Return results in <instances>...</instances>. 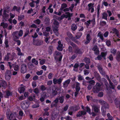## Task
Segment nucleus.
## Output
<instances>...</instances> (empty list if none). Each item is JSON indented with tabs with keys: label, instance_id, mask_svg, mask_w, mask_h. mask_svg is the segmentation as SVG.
Listing matches in <instances>:
<instances>
[{
	"label": "nucleus",
	"instance_id": "obj_1",
	"mask_svg": "<svg viewBox=\"0 0 120 120\" xmlns=\"http://www.w3.org/2000/svg\"><path fill=\"white\" fill-rule=\"evenodd\" d=\"M30 104V101L28 100H24L21 102V107L23 109L26 110L28 108Z\"/></svg>",
	"mask_w": 120,
	"mask_h": 120
},
{
	"label": "nucleus",
	"instance_id": "obj_2",
	"mask_svg": "<svg viewBox=\"0 0 120 120\" xmlns=\"http://www.w3.org/2000/svg\"><path fill=\"white\" fill-rule=\"evenodd\" d=\"M60 90L58 87H52L50 90V94L53 97H54L58 94H60Z\"/></svg>",
	"mask_w": 120,
	"mask_h": 120
},
{
	"label": "nucleus",
	"instance_id": "obj_3",
	"mask_svg": "<svg viewBox=\"0 0 120 120\" xmlns=\"http://www.w3.org/2000/svg\"><path fill=\"white\" fill-rule=\"evenodd\" d=\"M101 85L99 82H97L93 87V91L94 93H97L101 90Z\"/></svg>",
	"mask_w": 120,
	"mask_h": 120
},
{
	"label": "nucleus",
	"instance_id": "obj_4",
	"mask_svg": "<svg viewBox=\"0 0 120 120\" xmlns=\"http://www.w3.org/2000/svg\"><path fill=\"white\" fill-rule=\"evenodd\" d=\"M65 14H63L61 16V19H62L65 18L66 19L68 18V20H71V17L72 16L73 13H70L69 12H65Z\"/></svg>",
	"mask_w": 120,
	"mask_h": 120
},
{
	"label": "nucleus",
	"instance_id": "obj_5",
	"mask_svg": "<svg viewBox=\"0 0 120 120\" xmlns=\"http://www.w3.org/2000/svg\"><path fill=\"white\" fill-rule=\"evenodd\" d=\"M64 100V97L63 96H58L54 101L55 103H58L59 101V102L61 104H63Z\"/></svg>",
	"mask_w": 120,
	"mask_h": 120
},
{
	"label": "nucleus",
	"instance_id": "obj_6",
	"mask_svg": "<svg viewBox=\"0 0 120 120\" xmlns=\"http://www.w3.org/2000/svg\"><path fill=\"white\" fill-rule=\"evenodd\" d=\"M99 102L102 105L101 108H102V109L106 110V109H108L109 108V105L105 101L103 100H100Z\"/></svg>",
	"mask_w": 120,
	"mask_h": 120
},
{
	"label": "nucleus",
	"instance_id": "obj_7",
	"mask_svg": "<svg viewBox=\"0 0 120 120\" xmlns=\"http://www.w3.org/2000/svg\"><path fill=\"white\" fill-rule=\"evenodd\" d=\"M14 59V56L9 53H7L4 59V61H12Z\"/></svg>",
	"mask_w": 120,
	"mask_h": 120
},
{
	"label": "nucleus",
	"instance_id": "obj_8",
	"mask_svg": "<svg viewBox=\"0 0 120 120\" xmlns=\"http://www.w3.org/2000/svg\"><path fill=\"white\" fill-rule=\"evenodd\" d=\"M43 42V41L41 40L38 39L33 41V44L34 45L39 46L42 45Z\"/></svg>",
	"mask_w": 120,
	"mask_h": 120
},
{
	"label": "nucleus",
	"instance_id": "obj_9",
	"mask_svg": "<svg viewBox=\"0 0 120 120\" xmlns=\"http://www.w3.org/2000/svg\"><path fill=\"white\" fill-rule=\"evenodd\" d=\"M21 72L24 74L26 72L27 70V66L25 64H22L21 66Z\"/></svg>",
	"mask_w": 120,
	"mask_h": 120
},
{
	"label": "nucleus",
	"instance_id": "obj_10",
	"mask_svg": "<svg viewBox=\"0 0 120 120\" xmlns=\"http://www.w3.org/2000/svg\"><path fill=\"white\" fill-rule=\"evenodd\" d=\"M74 52L76 55L78 54H82L83 53L82 49L78 47L75 48Z\"/></svg>",
	"mask_w": 120,
	"mask_h": 120
},
{
	"label": "nucleus",
	"instance_id": "obj_11",
	"mask_svg": "<svg viewBox=\"0 0 120 120\" xmlns=\"http://www.w3.org/2000/svg\"><path fill=\"white\" fill-rule=\"evenodd\" d=\"M71 81V80L70 79H68L67 80H66L63 83V87L64 88L67 87L68 86Z\"/></svg>",
	"mask_w": 120,
	"mask_h": 120
},
{
	"label": "nucleus",
	"instance_id": "obj_12",
	"mask_svg": "<svg viewBox=\"0 0 120 120\" xmlns=\"http://www.w3.org/2000/svg\"><path fill=\"white\" fill-rule=\"evenodd\" d=\"M94 75L95 78L98 81H100L101 80V77L99 73L96 71L94 72Z\"/></svg>",
	"mask_w": 120,
	"mask_h": 120
},
{
	"label": "nucleus",
	"instance_id": "obj_13",
	"mask_svg": "<svg viewBox=\"0 0 120 120\" xmlns=\"http://www.w3.org/2000/svg\"><path fill=\"white\" fill-rule=\"evenodd\" d=\"M86 114V112L85 111H79L76 115L77 117H80L82 115H85Z\"/></svg>",
	"mask_w": 120,
	"mask_h": 120
},
{
	"label": "nucleus",
	"instance_id": "obj_14",
	"mask_svg": "<svg viewBox=\"0 0 120 120\" xmlns=\"http://www.w3.org/2000/svg\"><path fill=\"white\" fill-rule=\"evenodd\" d=\"M58 45L57 48V49L59 51H62L63 49V44L61 43V42L60 41H58Z\"/></svg>",
	"mask_w": 120,
	"mask_h": 120
},
{
	"label": "nucleus",
	"instance_id": "obj_15",
	"mask_svg": "<svg viewBox=\"0 0 120 120\" xmlns=\"http://www.w3.org/2000/svg\"><path fill=\"white\" fill-rule=\"evenodd\" d=\"M92 50L94 51V53L95 54L98 55L99 53V51L97 45H95L93 47L92 49Z\"/></svg>",
	"mask_w": 120,
	"mask_h": 120
},
{
	"label": "nucleus",
	"instance_id": "obj_16",
	"mask_svg": "<svg viewBox=\"0 0 120 120\" xmlns=\"http://www.w3.org/2000/svg\"><path fill=\"white\" fill-rule=\"evenodd\" d=\"M6 95L5 98H9V96H11L12 94V92H11L10 90H6L5 92Z\"/></svg>",
	"mask_w": 120,
	"mask_h": 120
},
{
	"label": "nucleus",
	"instance_id": "obj_17",
	"mask_svg": "<svg viewBox=\"0 0 120 120\" xmlns=\"http://www.w3.org/2000/svg\"><path fill=\"white\" fill-rule=\"evenodd\" d=\"M14 114L12 113H7V117L9 120H12L14 117Z\"/></svg>",
	"mask_w": 120,
	"mask_h": 120
},
{
	"label": "nucleus",
	"instance_id": "obj_18",
	"mask_svg": "<svg viewBox=\"0 0 120 120\" xmlns=\"http://www.w3.org/2000/svg\"><path fill=\"white\" fill-rule=\"evenodd\" d=\"M79 108L78 105H75L71 106L70 109L72 111H76L79 109Z\"/></svg>",
	"mask_w": 120,
	"mask_h": 120
},
{
	"label": "nucleus",
	"instance_id": "obj_19",
	"mask_svg": "<svg viewBox=\"0 0 120 120\" xmlns=\"http://www.w3.org/2000/svg\"><path fill=\"white\" fill-rule=\"evenodd\" d=\"M67 35L68 36L67 37H68L70 38L73 41H75V38L74 37L72 34L70 32H67Z\"/></svg>",
	"mask_w": 120,
	"mask_h": 120
},
{
	"label": "nucleus",
	"instance_id": "obj_20",
	"mask_svg": "<svg viewBox=\"0 0 120 120\" xmlns=\"http://www.w3.org/2000/svg\"><path fill=\"white\" fill-rule=\"evenodd\" d=\"M18 33V31H16L13 32L12 35L13 36V40L14 39V38H15V39H19V36H17Z\"/></svg>",
	"mask_w": 120,
	"mask_h": 120
},
{
	"label": "nucleus",
	"instance_id": "obj_21",
	"mask_svg": "<svg viewBox=\"0 0 120 120\" xmlns=\"http://www.w3.org/2000/svg\"><path fill=\"white\" fill-rule=\"evenodd\" d=\"M6 10H4L2 15L3 18L5 19H8L9 17V15L6 13Z\"/></svg>",
	"mask_w": 120,
	"mask_h": 120
},
{
	"label": "nucleus",
	"instance_id": "obj_22",
	"mask_svg": "<svg viewBox=\"0 0 120 120\" xmlns=\"http://www.w3.org/2000/svg\"><path fill=\"white\" fill-rule=\"evenodd\" d=\"M9 71L7 70L5 74V78L7 80H9L11 78V76L10 75L8 74Z\"/></svg>",
	"mask_w": 120,
	"mask_h": 120
},
{
	"label": "nucleus",
	"instance_id": "obj_23",
	"mask_svg": "<svg viewBox=\"0 0 120 120\" xmlns=\"http://www.w3.org/2000/svg\"><path fill=\"white\" fill-rule=\"evenodd\" d=\"M7 85L6 82L4 81H2V82L0 84V87H2L4 89H5Z\"/></svg>",
	"mask_w": 120,
	"mask_h": 120
},
{
	"label": "nucleus",
	"instance_id": "obj_24",
	"mask_svg": "<svg viewBox=\"0 0 120 120\" xmlns=\"http://www.w3.org/2000/svg\"><path fill=\"white\" fill-rule=\"evenodd\" d=\"M102 19H104L107 21L108 15L107 13L105 12H104L102 13Z\"/></svg>",
	"mask_w": 120,
	"mask_h": 120
},
{
	"label": "nucleus",
	"instance_id": "obj_25",
	"mask_svg": "<svg viewBox=\"0 0 120 120\" xmlns=\"http://www.w3.org/2000/svg\"><path fill=\"white\" fill-rule=\"evenodd\" d=\"M97 37H99L102 41H103L104 40L103 34L101 31H99L98 33Z\"/></svg>",
	"mask_w": 120,
	"mask_h": 120
},
{
	"label": "nucleus",
	"instance_id": "obj_26",
	"mask_svg": "<svg viewBox=\"0 0 120 120\" xmlns=\"http://www.w3.org/2000/svg\"><path fill=\"white\" fill-rule=\"evenodd\" d=\"M83 60L84 61L86 64H90V59L89 58L85 57L83 59Z\"/></svg>",
	"mask_w": 120,
	"mask_h": 120
},
{
	"label": "nucleus",
	"instance_id": "obj_27",
	"mask_svg": "<svg viewBox=\"0 0 120 120\" xmlns=\"http://www.w3.org/2000/svg\"><path fill=\"white\" fill-rule=\"evenodd\" d=\"M25 88L24 87H20L19 89H18V90L20 94L23 93L25 90Z\"/></svg>",
	"mask_w": 120,
	"mask_h": 120
},
{
	"label": "nucleus",
	"instance_id": "obj_28",
	"mask_svg": "<svg viewBox=\"0 0 120 120\" xmlns=\"http://www.w3.org/2000/svg\"><path fill=\"white\" fill-rule=\"evenodd\" d=\"M67 7V5L66 4L63 3L61 4V7L60 10L61 11H62L64 8H66Z\"/></svg>",
	"mask_w": 120,
	"mask_h": 120
},
{
	"label": "nucleus",
	"instance_id": "obj_29",
	"mask_svg": "<svg viewBox=\"0 0 120 120\" xmlns=\"http://www.w3.org/2000/svg\"><path fill=\"white\" fill-rule=\"evenodd\" d=\"M20 10V8L18 7V8L16 6H14L13 7V8L12 10V11H15V10H16L18 12H19Z\"/></svg>",
	"mask_w": 120,
	"mask_h": 120
},
{
	"label": "nucleus",
	"instance_id": "obj_30",
	"mask_svg": "<svg viewBox=\"0 0 120 120\" xmlns=\"http://www.w3.org/2000/svg\"><path fill=\"white\" fill-rule=\"evenodd\" d=\"M79 83L77 82L76 83V85L75 87V90L76 91L79 92L80 89V88L79 86Z\"/></svg>",
	"mask_w": 120,
	"mask_h": 120
},
{
	"label": "nucleus",
	"instance_id": "obj_31",
	"mask_svg": "<svg viewBox=\"0 0 120 120\" xmlns=\"http://www.w3.org/2000/svg\"><path fill=\"white\" fill-rule=\"evenodd\" d=\"M77 26L74 23L72 24L71 27V29L74 31H75L77 28Z\"/></svg>",
	"mask_w": 120,
	"mask_h": 120
},
{
	"label": "nucleus",
	"instance_id": "obj_32",
	"mask_svg": "<svg viewBox=\"0 0 120 120\" xmlns=\"http://www.w3.org/2000/svg\"><path fill=\"white\" fill-rule=\"evenodd\" d=\"M0 26H2L4 29H5L7 28L8 24L7 23H5L4 22H2L1 23Z\"/></svg>",
	"mask_w": 120,
	"mask_h": 120
},
{
	"label": "nucleus",
	"instance_id": "obj_33",
	"mask_svg": "<svg viewBox=\"0 0 120 120\" xmlns=\"http://www.w3.org/2000/svg\"><path fill=\"white\" fill-rule=\"evenodd\" d=\"M116 59L118 62H120V51H118L116 56Z\"/></svg>",
	"mask_w": 120,
	"mask_h": 120
},
{
	"label": "nucleus",
	"instance_id": "obj_34",
	"mask_svg": "<svg viewBox=\"0 0 120 120\" xmlns=\"http://www.w3.org/2000/svg\"><path fill=\"white\" fill-rule=\"evenodd\" d=\"M113 31L112 33H115V34L117 35V36H118L119 35V32L118 30L115 28H113L112 30Z\"/></svg>",
	"mask_w": 120,
	"mask_h": 120
},
{
	"label": "nucleus",
	"instance_id": "obj_35",
	"mask_svg": "<svg viewBox=\"0 0 120 120\" xmlns=\"http://www.w3.org/2000/svg\"><path fill=\"white\" fill-rule=\"evenodd\" d=\"M100 6L98 4L97 6V16L98 18L99 16V10H100Z\"/></svg>",
	"mask_w": 120,
	"mask_h": 120
},
{
	"label": "nucleus",
	"instance_id": "obj_36",
	"mask_svg": "<svg viewBox=\"0 0 120 120\" xmlns=\"http://www.w3.org/2000/svg\"><path fill=\"white\" fill-rule=\"evenodd\" d=\"M32 63H34V64L36 65H37L38 64V60H36L35 58H33L32 59Z\"/></svg>",
	"mask_w": 120,
	"mask_h": 120
},
{
	"label": "nucleus",
	"instance_id": "obj_37",
	"mask_svg": "<svg viewBox=\"0 0 120 120\" xmlns=\"http://www.w3.org/2000/svg\"><path fill=\"white\" fill-rule=\"evenodd\" d=\"M93 109L95 112L97 113L98 112L99 110V108L96 106H94L93 107Z\"/></svg>",
	"mask_w": 120,
	"mask_h": 120
},
{
	"label": "nucleus",
	"instance_id": "obj_38",
	"mask_svg": "<svg viewBox=\"0 0 120 120\" xmlns=\"http://www.w3.org/2000/svg\"><path fill=\"white\" fill-rule=\"evenodd\" d=\"M117 51V50L116 49H111L110 52L111 53H112L114 55H115L116 54Z\"/></svg>",
	"mask_w": 120,
	"mask_h": 120
},
{
	"label": "nucleus",
	"instance_id": "obj_39",
	"mask_svg": "<svg viewBox=\"0 0 120 120\" xmlns=\"http://www.w3.org/2000/svg\"><path fill=\"white\" fill-rule=\"evenodd\" d=\"M109 83L110 84L109 87L110 88L113 89H114L115 87V86L113 84V83L111 81L109 82Z\"/></svg>",
	"mask_w": 120,
	"mask_h": 120
},
{
	"label": "nucleus",
	"instance_id": "obj_40",
	"mask_svg": "<svg viewBox=\"0 0 120 120\" xmlns=\"http://www.w3.org/2000/svg\"><path fill=\"white\" fill-rule=\"evenodd\" d=\"M41 20L38 19L33 21L34 23L37 25H39L41 23Z\"/></svg>",
	"mask_w": 120,
	"mask_h": 120
},
{
	"label": "nucleus",
	"instance_id": "obj_41",
	"mask_svg": "<svg viewBox=\"0 0 120 120\" xmlns=\"http://www.w3.org/2000/svg\"><path fill=\"white\" fill-rule=\"evenodd\" d=\"M69 106L68 105H66L64 108L62 109V111L63 112L66 111L68 108Z\"/></svg>",
	"mask_w": 120,
	"mask_h": 120
},
{
	"label": "nucleus",
	"instance_id": "obj_42",
	"mask_svg": "<svg viewBox=\"0 0 120 120\" xmlns=\"http://www.w3.org/2000/svg\"><path fill=\"white\" fill-rule=\"evenodd\" d=\"M63 79L61 77H60L59 79H57V82L59 85L60 84L63 80Z\"/></svg>",
	"mask_w": 120,
	"mask_h": 120
},
{
	"label": "nucleus",
	"instance_id": "obj_43",
	"mask_svg": "<svg viewBox=\"0 0 120 120\" xmlns=\"http://www.w3.org/2000/svg\"><path fill=\"white\" fill-rule=\"evenodd\" d=\"M40 88L42 91H44L46 90V88L43 85H42L40 86Z\"/></svg>",
	"mask_w": 120,
	"mask_h": 120
},
{
	"label": "nucleus",
	"instance_id": "obj_44",
	"mask_svg": "<svg viewBox=\"0 0 120 120\" xmlns=\"http://www.w3.org/2000/svg\"><path fill=\"white\" fill-rule=\"evenodd\" d=\"M107 54V53L106 52H102L101 53V55H100L102 57H103L104 58V59H105V56Z\"/></svg>",
	"mask_w": 120,
	"mask_h": 120
},
{
	"label": "nucleus",
	"instance_id": "obj_45",
	"mask_svg": "<svg viewBox=\"0 0 120 120\" xmlns=\"http://www.w3.org/2000/svg\"><path fill=\"white\" fill-rule=\"evenodd\" d=\"M24 16L23 15H19L18 16V20L19 21H21L22 20V19H23L24 18Z\"/></svg>",
	"mask_w": 120,
	"mask_h": 120
},
{
	"label": "nucleus",
	"instance_id": "obj_46",
	"mask_svg": "<svg viewBox=\"0 0 120 120\" xmlns=\"http://www.w3.org/2000/svg\"><path fill=\"white\" fill-rule=\"evenodd\" d=\"M94 3H90L88 4V6L89 8H91L94 7Z\"/></svg>",
	"mask_w": 120,
	"mask_h": 120
},
{
	"label": "nucleus",
	"instance_id": "obj_47",
	"mask_svg": "<svg viewBox=\"0 0 120 120\" xmlns=\"http://www.w3.org/2000/svg\"><path fill=\"white\" fill-rule=\"evenodd\" d=\"M23 32L22 30H20L18 32V34L19 36H22L23 34Z\"/></svg>",
	"mask_w": 120,
	"mask_h": 120
},
{
	"label": "nucleus",
	"instance_id": "obj_48",
	"mask_svg": "<svg viewBox=\"0 0 120 120\" xmlns=\"http://www.w3.org/2000/svg\"><path fill=\"white\" fill-rule=\"evenodd\" d=\"M101 111L102 113V115L104 116H105L106 115V110L104 109H102V108H101Z\"/></svg>",
	"mask_w": 120,
	"mask_h": 120
},
{
	"label": "nucleus",
	"instance_id": "obj_49",
	"mask_svg": "<svg viewBox=\"0 0 120 120\" xmlns=\"http://www.w3.org/2000/svg\"><path fill=\"white\" fill-rule=\"evenodd\" d=\"M95 81L93 80H91L89 81V83L92 86L94 85L95 84Z\"/></svg>",
	"mask_w": 120,
	"mask_h": 120
},
{
	"label": "nucleus",
	"instance_id": "obj_50",
	"mask_svg": "<svg viewBox=\"0 0 120 120\" xmlns=\"http://www.w3.org/2000/svg\"><path fill=\"white\" fill-rule=\"evenodd\" d=\"M19 66L18 65H16L14 67V70L16 71H17L19 69Z\"/></svg>",
	"mask_w": 120,
	"mask_h": 120
},
{
	"label": "nucleus",
	"instance_id": "obj_51",
	"mask_svg": "<svg viewBox=\"0 0 120 120\" xmlns=\"http://www.w3.org/2000/svg\"><path fill=\"white\" fill-rule=\"evenodd\" d=\"M17 39H15V38H14V40L16 42H17V45L18 46L19 45L21 44V41L20 40H17Z\"/></svg>",
	"mask_w": 120,
	"mask_h": 120
},
{
	"label": "nucleus",
	"instance_id": "obj_52",
	"mask_svg": "<svg viewBox=\"0 0 120 120\" xmlns=\"http://www.w3.org/2000/svg\"><path fill=\"white\" fill-rule=\"evenodd\" d=\"M54 101H53L52 103L51 104V108H52L53 107H56L57 105V103H55L54 104Z\"/></svg>",
	"mask_w": 120,
	"mask_h": 120
},
{
	"label": "nucleus",
	"instance_id": "obj_53",
	"mask_svg": "<svg viewBox=\"0 0 120 120\" xmlns=\"http://www.w3.org/2000/svg\"><path fill=\"white\" fill-rule=\"evenodd\" d=\"M32 86L33 88L37 86L36 82L35 81H33L32 83Z\"/></svg>",
	"mask_w": 120,
	"mask_h": 120
},
{
	"label": "nucleus",
	"instance_id": "obj_54",
	"mask_svg": "<svg viewBox=\"0 0 120 120\" xmlns=\"http://www.w3.org/2000/svg\"><path fill=\"white\" fill-rule=\"evenodd\" d=\"M106 44L108 47L109 46L111 45V41L109 40H107L106 42Z\"/></svg>",
	"mask_w": 120,
	"mask_h": 120
},
{
	"label": "nucleus",
	"instance_id": "obj_55",
	"mask_svg": "<svg viewBox=\"0 0 120 120\" xmlns=\"http://www.w3.org/2000/svg\"><path fill=\"white\" fill-rule=\"evenodd\" d=\"M43 71L42 70H41L40 71H37L36 72V74L37 75H42L43 73Z\"/></svg>",
	"mask_w": 120,
	"mask_h": 120
},
{
	"label": "nucleus",
	"instance_id": "obj_56",
	"mask_svg": "<svg viewBox=\"0 0 120 120\" xmlns=\"http://www.w3.org/2000/svg\"><path fill=\"white\" fill-rule=\"evenodd\" d=\"M47 32L45 31L43 32V34L45 36L47 37L49 36V33L48 32Z\"/></svg>",
	"mask_w": 120,
	"mask_h": 120
},
{
	"label": "nucleus",
	"instance_id": "obj_57",
	"mask_svg": "<svg viewBox=\"0 0 120 120\" xmlns=\"http://www.w3.org/2000/svg\"><path fill=\"white\" fill-rule=\"evenodd\" d=\"M45 59H42L40 60V64L41 65H43L45 64Z\"/></svg>",
	"mask_w": 120,
	"mask_h": 120
},
{
	"label": "nucleus",
	"instance_id": "obj_58",
	"mask_svg": "<svg viewBox=\"0 0 120 120\" xmlns=\"http://www.w3.org/2000/svg\"><path fill=\"white\" fill-rule=\"evenodd\" d=\"M34 92L36 94H38L39 92V90L38 88H36L34 90Z\"/></svg>",
	"mask_w": 120,
	"mask_h": 120
},
{
	"label": "nucleus",
	"instance_id": "obj_59",
	"mask_svg": "<svg viewBox=\"0 0 120 120\" xmlns=\"http://www.w3.org/2000/svg\"><path fill=\"white\" fill-rule=\"evenodd\" d=\"M55 54L57 56H60L61 55H62L61 53V52H58L57 51H55Z\"/></svg>",
	"mask_w": 120,
	"mask_h": 120
},
{
	"label": "nucleus",
	"instance_id": "obj_60",
	"mask_svg": "<svg viewBox=\"0 0 120 120\" xmlns=\"http://www.w3.org/2000/svg\"><path fill=\"white\" fill-rule=\"evenodd\" d=\"M109 34V32L108 31H106L104 33L103 35L104 37L106 38L107 37Z\"/></svg>",
	"mask_w": 120,
	"mask_h": 120
},
{
	"label": "nucleus",
	"instance_id": "obj_61",
	"mask_svg": "<svg viewBox=\"0 0 120 120\" xmlns=\"http://www.w3.org/2000/svg\"><path fill=\"white\" fill-rule=\"evenodd\" d=\"M4 43L5 45V47L7 48L8 47V41L7 40H6L4 41Z\"/></svg>",
	"mask_w": 120,
	"mask_h": 120
},
{
	"label": "nucleus",
	"instance_id": "obj_62",
	"mask_svg": "<svg viewBox=\"0 0 120 120\" xmlns=\"http://www.w3.org/2000/svg\"><path fill=\"white\" fill-rule=\"evenodd\" d=\"M100 23L101 25L102 26H104L105 25L106 23V22L104 21H100Z\"/></svg>",
	"mask_w": 120,
	"mask_h": 120
},
{
	"label": "nucleus",
	"instance_id": "obj_63",
	"mask_svg": "<svg viewBox=\"0 0 120 120\" xmlns=\"http://www.w3.org/2000/svg\"><path fill=\"white\" fill-rule=\"evenodd\" d=\"M39 106V105L38 104H37L33 105H32V107L33 108H38Z\"/></svg>",
	"mask_w": 120,
	"mask_h": 120
},
{
	"label": "nucleus",
	"instance_id": "obj_64",
	"mask_svg": "<svg viewBox=\"0 0 120 120\" xmlns=\"http://www.w3.org/2000/svg\"><path fill=\"white\" fill-rule=\"evenodd\" d=\"M86 111L88 112L90 114H91V110L90 108L87 106L86 108Z\"/></svg>",
	"mask_w": 120,
	"mask_h": 120
}]
</instances>
